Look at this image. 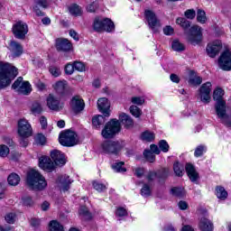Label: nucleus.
<instances>
[{"label":"nucleus","mask_w":231,"mask_h":231,"mask_svg":"<svg viewBox=\"0 0 231 231\" xmlns=\"http://www.w3.org/2000/svg\"><path fill=\"white\" fill-rule=\"evenodd\" d=\"M130 113L133 116H135V118H140V116H142V109L136 106H130Z\"/></svg>","instance_id":"nucleus-43"},{"label":"nucleus","mask_w":231,"mask_h":231,"mask_svg":"<svg viewBox=\"0 0 231 231\" xmlns=\"http://www.w3.org/2000/svg\"><path fill=\"white\" fill-rule=\"evenodd\" d=\"M93 29L95 32H107L111 33V32H115V23L109 18L102 19L97 17L94 20Z\"/></svg>","instance_id":"nucleus-5"},{"label":"nucleus","mask_w":231,"mask_h":231,"mask_svg":"<svg viewBox=\"0 0 231 231\" xmlns=\"http://www.w3.org/2000/svg\"><path fill=\"white\" fill-rule=\"evenodd\" d=\"M143 156L148 160V162H150V163H153L154 160H156V156L151 152V150H144Z\"/></svg>","instance_id":"nucleus-47"},{"label":"nucleus","mask_w":231,"mask_h":231,"mask_svg":"<svg viewBox=\"0 0 231 231\" xmlns=\"http://www.w3.org/2000/svg\"><path fill=\"white\" fill-rule=\"evenodd\" d=\"M131 102L132 104H135V106H142L145 102V99L142 97H134Z\"/></svg>","instance_id":"nucleus-54"},{"label":"nucleus","mask_w":231,"mask_h":231,"mask_svg":"<svg viewBox=\"0 0 231 231\" xmlns=\"http://www.w3.org/2000/svg\"><path fill=\"white\" fill-rule=\"evenodd\" d=\"M156 171H150L146 176V180H148V182L151 183V181H154V180H156Z\"/></svg>","instance_id":"nucleus-60"},{"label":"nucleus","mask_w":231,"mask_h":231,"mask_svg":"<svg viewBox=\"0 0 231 231\" xmlns=\"http://www.w3.org/2000/svg\"><path fill=\"white\" fill-rule=\"evenodd\" d=\"M185 17H187V19H194V17H196V11H194L193 9H188L185 13H184Z\"/></svg>","instance_id":"nucleus-57"},{"label":"nucleus","mask_w":231,"mask_h":231,"mask_svg":"<svg viewBox=\"0 0 231 231\" xmlns=\"http://www.w3.org/2000/svg\"><path fill=\"white\" fill-rule=\"evenodd\" d=\"M173 171L176 176H183V165H181L180 162H177L173 164Z\"/></svg>","instance_id":"nucleus-41"},{"label":"nucleus","mask_w":231,"mask_h":231,"mask_svg":"<svg viewBox=\"0 0 231 231\" xmlns=\"http://www.w3.org/2000/svg\"><path fill=\"white\" fill-rule=\"evenodd\" d=\"M10 154V148L5 144L0 145V158H6Z\"/></svg>","instance_id":"nucleus-48"},{"label":"nucleus","mask_w":231,"mask_h":231,"mask_svg":"<svg viewBox=\"0 0 231 231\" xmlns=\"http://www.w3.org/2000/svg\"><path fill=\"white\" fill-rule=\"evenodd\" d=\"M197 20L198 23H200L201 24H205L207 22V15L205 14V11L199 9L197 13Z\"/></svg>","instance_id":"nucleus-39"},{"label":"nucleus","mask_w":231,"mask_h":231,"mask_svg":"<svg viewBox=\"0 0 231 231\" xmlns=\"http://www.w3.org/2000/svg\"><path fill=\"white\" fill-rule=\"evenodd\" d=\"M93 187L95 190H97V192H104V190L107 189V185L102 184L99 181H94Z\"/></svg>","instance_id":"nucleus-45"},{"label":"nucleus","mask_w":231,"mask_h":231,"mask_svg":"<svg viewBox=\"0 0 231 231\" xmlns=\"http://www.w3.org/2000/svg\"><path fill=\"white\" fill-rule=\"evenodd\" d=\"M97 8H98V2H93L87 6V10L90 13L95 12Z\"/></svg>","instance_id":"nucleus-58"},{"label":"nucleus","mask_w":231,"mask_h":231,"mask_svg":"<svg viewBox=\"0 0 231 231\" xmlns=\"http://www.w3.org/2000/svg\"><path fill=\"white\" fill-rule=\"evenodd\" d=\"M58 183L63 192H68L69 185L73 183V180L68 175H61L58 178Z\"/></svg>","instance_id":"nucleus-21"},{"label":"nucleus","mask_w":231,"mask_h":231,"mask_svg":"<svg viewBox=\"0 0 231 231\" xmlns=\"http://www.w3.org/2000/svg\"><path fill=\"white\" fill-rule=\"evenodd\" d=\"M69 12L70 15H73L74 17H80V15H82V8L77 4L69 6Z\"/></svg>","instance_id":"nucleus-30"},{"label":"nucleus","mask_w":231,"mask_h":231,"mask_svg":"<svg viewBox=\"0 0 231 231\" xmlns=\"http://www.w3.org/2000/svg\"><path fill=\"white\" fill-rule=\"evenodd\" d=\"M212 83H204L199 88V97L204 104L210 103V92L212 91Z\"/></svg>","instance_id":"nucleus-15"},{"label":"nucleus","mask_w":231,"mask_h":231,"mask_svg":"<svg viewBox=\"0 0 231 231\" xmlns=\"http://www.w3.org/2000/svg\"><path fill=\"white\" fill-rule=\"evenodd\" d=\"M171 48L174 51H185V45L178 40L172 42Z\"/></svg>","instance_id":"nucleus-36"},{"label":"nucleus","mask_w":231,"mask_h":231,"mask_svg":"<svg viewBox=\"0 0 231 231\" xmlns=\"http://www.w3.org/2000/svg\"><path fill=\"white\" fill-rule=\"evenodd\" d=\"M25 183L31 190H44L48 187L46 178L35 170L27 172Z\"/></svg>","instance_id":"nucleus-2"},{"label":"nucleus","mask_w":231,"mask_h":231,"mask_svg":"<svg viewBox=\"0 0 231 231\" xmlns=\"http://www.w3.org/2000/svg\"><path fill=\"white\" fill-rule=\"evenodd\" d=\"M216 196L218 199H222V201H225V199L228 198V192H226V189H225L223 187L218 186L216 189Z\"/></svg>","instance_id":"nucleus-32"},{"label":"nucleus","mask_w":231,"mask_h":231,"mask_svg":"<svg viewBox=\"0 0 231 231\" xmlns=\"http://www.w3.org/2000/svg\"><path fill=\"white\" fill-rule=\"evenodd\" d=\"M79 216H83L85 219H91V213H89V210L84 206L79 208Z\"/></svg>","instance_id":"nucleus-49"},{"label":"nucleus","mask_w":231,"mask_h":231,"mask_svg":"<svg viewBox=\"0 0 231 231\" xmlns=\"http://www.w3.org/2000/svg\"><path fill=\"white\" fill-rule=\"evenodd\" d=\"M203 82V79L198 76L194 70L189 71V84L190 86H199Z\"/></svg>","instance_id":"nucleus-28"},{"label":"nucleus","mask_w":231,"mask_h":231,"mask_svg":"<svg viewBox=\"0 0 231 231\" xmlns=\"http://www.w3.org/2000/svg\"><path fill=\"white\" fill-rule=\"evenodd\" d=\"M176 23L181 26L183 30H185V35L187 36V40L189 42H190V44L196 46V44H199V42H201V39H203L201 27L198 25H193L190 27V22L185 18H177ZM187 28H190L189 31H187Z\"/></svg>","instance_id":"nucleus-1"},{"label":"nucleus","mask_w":231,"mask_h":231,"mask_svg":"<svg viewBox=\"0 0 231 231\" xmlns=\"http://www.w3.org/2000/svg\"><path fill=\"white\" fill-rule=\"evenodd\" d=\"M171 193L172 196H175V198H184L185 189L181 187H174L171 189Z\"/></svg>","instance_id":"nucleus-34"},{"label":"nucleus","mask_w":231,"mask_h":231,"mask_svg":"<svg viewBox=\"0 0 231 231\" xmlns=\"http://www.w3.org/2000/svg\"><path fill=\"white\" fill-rule=\"evenodd\" d=\"M150 149V152H152V154H160V148H158V145L151 144Z\"/></svg>","instance_id":"nucleus-64"},{"label":"nucleus","mask_w":231,"mask_h":231,"mask_svg":"<svg viewBox=\"0 0 231 231\" xmlns=\"http://www.w3.org/2000/svg\"><path fill=\"white\" fill-rule=\"evenodd\" d=\"M71 47V42L68 41V39L60 38L56 40V50H58V51H69Z\"/></svg>","instance_id":"nucleus-22"},{"label":"nucleus","mask_w":231,"mask_h":231,"mask_svg":"<svg viewBox=\"0 0 231 231\" xmlns=\"http://www.w3.org/2000/svg\"><path fill=\"white\" fill-rule=\"evenodd\" d=\"M124 162H116L115 164L112 165V169L116 172H125L126 170L125 168H124Z\"/></svg>","instance_id":"nucleus-40"},{"label":"nucleus","mask_w":231,"mask_h":231,"mask_svg":"<svg viewBox=\"0 0 231 231\" xmlns=\"http://www.w3.org/2000/svg\"><path fill=\"white\" fill-rule=\"evenodd\" d=\"M74 69L77 71H86V65L80 61H75L74 63Z\"/></svg>","instance_id":"nucleus-55"},{"label":"nucleus","mask_w":231,"mask_h":231,"mask_svg":"<svg viewBox=\"0 0 231 231\" xmlns=\"http://www.w3.org/2000/svg\"><path fill=\"white\" fill-rule=\"evenodd\" d=\"M218 66L223 71H231V51H226L222 52L218 59Z\"/></svg>","instance_id":"nucleus-13"},{"label":"nucleus","mask_w":231,"mask_h":231,"mask_svg":"<svg viewBox=\"0 0 231 231\" xmlns=\"http://www.w3.org/2000/svg\"><path fill=\"white\" fill-rule=\"evenodd\" d=\"M145 173V170L143 168H137L134 171V174L137 178H142Z\"/></svg>","instance_id":"nucleus-62"},{"label":"nucleus","mask_w":231,"mask_h":231,"mask_svg":"<svg viewBox=\"0 0 231 231\" xmlns=\"http://www.w3.org/2000/svg\"><path fill=\"white\" fill-rule=\"evenodd\" d=\"M106 116H96L92 118V125H94V127H96L97 129H98V127H100V125H104V124H106Z\"/></svg>","instance_id":"nucleus-31"},{"label":"nucleus","mask_w":231,"mask_h":231,"mask_svg":"<svg viewBox=\"0 0 231 231\" xmlns=\"http://www.w3.org/2000/svg\"><path fill=\"white\" fill-rule=\"evenodd\" d=\"M30 111L32 115L37 116V115H41L44 109L42 108V105L40 102L34 101L30 107Z\"/></svg>","instance_id":"nucleus-29"},{"label":"nucleus","mask_w":231,"mask_h":231,"mask_svg":"<svg viewBox=\"0 0 231 231\" xmlns=\"http://www.w3.org/2000/svg\"><path fill=\"white\" fill-rule=\"evenodd\" d=\"M186 172L190 181H192L193 183L198 181V180L199 179V173H198L196 168H194V165L190 163L186 164Z\"/></svg>","instance_id":"nucleus-24"},{"label":"nucleus","mask_w":231,"mask_h":231,"mask_svg":"<svg viewBox=\"0 0 231 231\" xmlns=\"http://www.w3.org/2000/svg\"><path fill=\"white\" fill-rule=\"evenodd\" d=\"M116 217H125L127 216V209L123 207H119L116 210Z\"/></svg>","instance_id":"nucleus-50"},{"label":"nucleus","mask_w":231,"mask_h":231,"mask_svg":"<svg viewBox=\"0 0 231 231\" xmlns=\"http://www.w3.org/2000/svg\"><path fill=\"white\" fill-rule=\"evenodd\" d=\"M97 107L100 113L106 117H109L110 116V110L111 103H109V100L106 97H101L97 100Z\"/></svg>","instance_id":"nucleus-17"},{"label":"nucleus","mask_w":231,"mask_h":231,"mask_svg":"<svg viewBox=\"0 0 231 231\" xmlns=\"http://www.w3.org/2000/svg\"><path fill=\"white\" fill-rule=\"evenodd\" d=\"M15 219H17V215L14 212L7 213L5 215V221L9 225H14L15 223Z\"/></svg>","instance_id":"nucleus-46"},{"label":"nucleus","mask_w":231,"mask_h":231,"mask_svg":"<svg viewBox=\"0 0 231 231\" xmlns=\"http://www.w3.org/2000/svg\"><path fill=\"white\" fill-rule=\"evenodd\" d=\"M17 77V68L8 64L0 62V89H5L12 80Z\"/></svg>","instance_id":"nucleus-3"},{"label":"nucleus","mask_w":231,"mask_h":231,"mask_svg":"<svg viewBox=\"0 0 231 231\" xmlns=\"http://www.w3.org/2000/svg\"><path fill=\"white\" fill-rule=\"evenodd\" d=\"M119 121L121 124L125 127L126 129H129L134 125V122L133 121V118H131L127 114L121 113L119 115Z\"/></svg>","instance_id":"nucleus-25"},{"label":"nucleus","mask_w":231,"mask_h":231,"mask_svg":"<svg viewBox=\"0 0 231 231\" xmlns=\"http://www.w3.org/2000/svg\"><path fill=\"white\" fill-rule=\"evenodd\" d=\"M199 226L201 231H214V225L207 217L200 218Z\"/></svg>","instance_id":"nucleus-26"},{"label":"nucleus","mask_w":231,"mask_h":231,"mask_svg":"<svg viewBox=\"0 0 231 231\" xmlns=\"http://www.w3.org/2000/svg\"><path fill=\"white\" fill-rule=\"evenodd\" d=\"M144 19L150 30H152L153 33H158V30H160L162 23H160L158 16H156V14L151 10H145Z\"/></svg>","instance_id":"nucleus-6"},{"label":"nucleus","mask_w":231,"mask_h":231,"mask_svg":"<svg viewBox=\"0 0 231 231\" xmlns=\"http://www.w3.org/2000/svg\"><path fill=\"white\" fill-rule=\"evenodd\" d=\"M50 231H64V226L57 220H51L49 224Z\"/></svg>","instance_id":"nucleus-35"},{"label":"nucleus","mask_w":231,"mask_h":231,"mask_svg":"<svg viewBox=\"0 0 231 231\" xmlns=\"http://www.w3.org/2000/svg\"><path fill=\"white\" fill-rule=\"evenodd\" d=\"M141 140H143V142H152V140H154V133L149 131L143 132L141 134Z\"/></svg>","instance_id":"nucleus-38"},{"label":"nucleus","mask_w":231,"mask_h":231,"mask_svg":"<svg viewBox=\"0 0 231 231\" xmlns=\"http://www.w3.org/2000/svg\"><path fill=\"white\" fill-rule=\"evenodd\" d=\"M22 203L24 207H32L33 205V199L30 196H25L22 199Z\"/></svg>","instance_id":"nucleus-51"},{"label":"nucleus","mask_w":231,"mask_h":231,"mask_svg":"<svg viewBox=\"0 0 231 231\" xmlns=\"http://www.w3.org/2000/svg\"><path fill=\"white\" fill-rule=\"evenodd\" d=\"M164 35H172L174 33V28L172 26L167 25L163 28Z\"/></svg>","instance_id":"nucleus-59"},{"label":"nucleus","mask_w":231,"mask_h":231,"mask_svg":"<svg viewBox=\"0 0 231 231\" xmlns=\"http://www.w3.org/2000/svg\"><path fill=\"white\" fill-rule=\"evenodd\" d=\"M70 107H72V111H74V113H80V111H84L86 104L80 96H75L71 99Z\"/></svg>","instance_id":"nucleus-18"},{"label":"nucleus","mask_w":231,"mask_h":231,"mask_svg":"<svg viewBox=\"0 0 231 231\" xmlns=\"http://www.w3.org/2000/svg\"><path fill=\"white\" fill-rule=\"evenodd\" d=\"M178 206L180 210H187V208H189V204L183 200H180Z\"/></svg>","instance_id":"nucleus-63"},{"label":"nucleus","mask_w":231,"mask_h":231,"mask_svg":"<svg viewBox=\"0 0 231 231\" xmlns=\"http://www.w3.org/2000/svg\"><path fill=\"white\" fill-rule=\"evenodd\" d=\"M59 142L63 147H73L77 145V134L69 130L63 132L60 134Z\"/></svg>","instance_id":"nucleus-7"},{"label":"nucleus","mask_w":231,"mask_h":231,"mask_svg":"<svg viewBox=\"0 0 231 231\" xmlns=\"http://www.w3.org/2000/svg\"><path fill=\"white\" fill-rule=\"evenodd\" d=\"M13 89H17L19 93L23 95H28L32 93V86L28 81H23V77H19L14 83L12 85Z\"/></svg>","instance_id":"nucleus-11"},{"label":"nucleus","mask_w":231,"mask_h":231,"mask_svg":"<svg viewBox=\"0 0 231 231\" xmlns=\"http://www.w3.org/2000/svg\"><path fill=\"white\" fill-rule=\"evenodd\" d=\"M40 124L42 125V129H46V127H48V119L46 118V116H42L40 117Z\"/></svg>","instance_id":"nucleus-61"},{"label":"nucleus","mask_w":231,"mask_h":231,"mask_svg":"<svg viewBox=\"0 0 231 231\" xmlns=\"http://www.w3.org/2000/svg\"><path fill=\"white\" fill-rule=\"evenodd\" d=\"M159 147L162 152H169V143L165 140H162L159 143Z\"/></svg>","instance_id":"nucleus-53"},{"label":"nucleus","mask_w":231,"mask_h":231,"mask_svg":"<svg viewBox=\"0 0 231 231\" xmlns=\"http://www.w3.org/2000/svg\"><path fill=\"white\" fill-rule=\"evenodd\" d=\"M18 134L22 138H29L32 136V125L25 118L18 121Z\"/></svg>","instance_id":"nucleus-12"},{"label":"nucleus","mask_w":231,"mask_h":231,"mask_svg":"<svg viewBox=\"0 0 231 231\" xmlns=\"http://www.w3.org/2000/svg\"><path fill=\"white\" fill-rule=\"evenodd\" d=\"M49 71L51 73V75H52V77H60V68H59L58 66L52 65L49 68Z\"/></svg>","instance_id":"nucleus-44"},{"label":"nucleus","mask_w":231,"mask_h":231,"mask_svg":"<svg viewBox=\"0 0 231 231\" xmlns=\"http://www.w3.org/2000/svg\"><path fill=\"white\" fill-rule=\"evenodd\" d=\"M73 71H75V65H74V63L73 64L68 63L65 66V73H66V75H73Z\"/></svg>","instance_id":"nucleus-56"},{"label":"nucleus","mask_w":231,"mask_h":231,"mask_svg":"<svg viewBox=\"0 0 231 231\" xmlns=\"http://www.w3.org/2000/svg\"><path fill=\"white\" fill-rule=\"evenodd\" d=\"M101 147L106 154H118V152L122 149V145L116 141H106Z\"/></svg>","instance_id":"nucleus-9"},{"label":"nucleus","mask_w":231,"mask_h":231,"mask_svg":"<svg viewBox=\"0 0 231 231\" xmlns=\"http://www.w3.org/2000/svg\"><path fill=\"white\" fill-rule=\"evenodd\" d=\"M9 185L15 187L19 185V181H21V177H19L16 173H11L7 178Z\"/></svg>","instance_id":"nucleus-33"},{"label":"nucleus","mask_w":231,"mask_h":231,"mask_svg":"<svg viewBox=\"0 0 231 231\" xmlns=\"http://www.w3.org/2000/svg\"><path fill=\"white\" fill-rule=\"evenodd\" d=\"M35 142L40 145H44L46 143V136L42 134H38L35 137Z\"/></svg>","instance_id":"nucleus-52"},{"label":"nucleus","mask_w":231,"mask_h":231,"mask_svg":"<svg viewBox=\"0 0 231 231\" xmlns=\"http://www.w3.org/2000/svg\"><path fill=\"white\" fill-rule=\"evenodd\" d=\"M13 33L16 39H24L28 33V24L24 22H17L13 25Z\"/></svg>","instance_id":"nucleus-10"},{"label":"nucleus","mask_w":231,"mask_h":231,"mask_svg":"<svg viewBox=\"0 0 231 231\" xmlns=\"http://www.w3.org/2000/svg\"><path fill=\"white\" fill-rule=\"evenodd\" d=\"M121 125L120 121L117 119H111L104 127L101 132L103 138L109 140V138H114L117 133H120Z\"/></svg>","instance_id":"nucleus-4"},{"label":"nucleus","mask_w":231,"mask_h":231,"mask_svg":"<svg viewBox=\"0 0 231 231\" xmlns=\"http://www.w3.org/2000/svg\"><path fill=\"white\" fill-rule=\"evenodd\" d=\"M207 152V146L200 144L196 147L194 152L195 158H200V156H203Z\"/></svg>","instance_id":"nucleus-37"},{"label":"nucleus","mask_w":231,"mask_h":231,"mask_svg":"<svg viewBox=\"0 0 231 231\" xmlns=\"http://www.w3.org/2000/svg\"><path fill=\"white\" fill-rule=\"evenodd\" d=\"M39 167L43 171H48L50 172L53 171L54 168L53 161L48 156H42L39 159Z\"/></svg>","instance_id":"nucleus-19"},{"label":"nucleus","mask_w":231,"mask_h":231,"mask_svg":"<svg viewBox=\"0 0 231 231\" xmlns=\"http://www.w3.org/2000/svg\"><path fill=\"white\" fill-rule=\"evenodd\" d=\"M46 106L51 111H54L55 113H59V111L64 109V102L60 101V97L53 94H49L47 97Z\"/></svg>","instance_id":"nucleus-8"},{"label":"nucleus","mask_w":231,"mask_h":231,"mask_svg":"<svg viewBox=\"0 0 231 231\" xmlns=\"http://www.w3.org/2000/svg\"><path fill=\"white\" fill-rule=\"evenodd\" d=\"M54 89L60 95H66V93H68V81L61 80L56 82L54 85Z\"/></svg>","instance_id":"nucleus-27"},{"label":"nucleus","mask_w":231,"mask_h":231,"mask_svg":"<svg viewBox=\"0 0 231 231\" xmlns=\"http://www.w3.org/2000/svg\"><path fill=\"white\" fill-rule=\"evenodd\" d=\"M141 196H143V198H148V196H151V185L150 184H143V188L141 189Z\"/></svg>","instance_id":"nucleus-42"},{"label":"nucleus","mask_w":231,"mask_h":231,"mask_svg":"<svg viewBox=\"0 0 231 231\" xmlns=\"http://www.w3.org/2000/svg\"><path fill=\"white\" fill-rule=\"evenodd\" d=\"M9 50L13 57H21L23 55V45L15 41L10 42Z\"/></svg>","instance_id":"nucleus-23"},{"label":"nucleus","mask_w":231,"mask_h":231,"mask_svg":"<svg viewBox=\"0 0 231 231\" xmlns=\"http://www.w3.org/2000/svg\"><path fill=\"white\" fill-rule=\"evenodd\" d=\"M51 158L56 165H66V156L59 150L51 152Z\"/></svg>","instance_id":"nucleus-20"},{"label":"nucleus","mask_w":231,"mask_h":231,"mask_svg":"<svg viewBox=\"0 0 231 231\" xmlns=\"http://www.w3.org/2000/svg\"><path fill=\"white\" fill-rule=\"evenodd\" d=\"M221 48H223V46L221 45V41L217 40L211 43H208L206 51L208 57H211V59H214V57H216V55H217V53L221 51Z\"/></svg>","instance_id":"nucleus-16"},{"label":"nucleus","mask_w":231,"mask_h":231,"mask_svg":"<svg viewBox=\"0 0 231 231\" xmlns=\"http://www.w3.org/2000/svg\"><path fill=\"white\" fill-rule=\"evenodd\" d=\"M223 95H225V91L221 88H217L213 93V98L217 101L215 105V111L217 114V109H226V102L223 100Z\"/></svg>","instance_id":"nucleus-14"}]
</instances>
